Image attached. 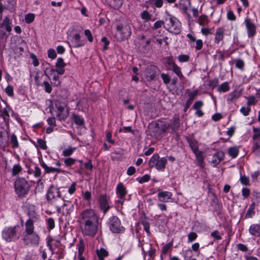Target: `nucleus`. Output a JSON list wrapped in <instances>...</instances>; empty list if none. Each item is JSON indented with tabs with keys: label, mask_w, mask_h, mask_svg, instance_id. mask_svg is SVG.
I'll return each mask as SVG.
<instances>
[{
	"label": "nucleus",
	"mask_w": 260,
	"mask_h": 260,
	"mask_svg": "<svg viewBox=\"0 0 260 260\" xmlns=\"http://www.w3.org/2000/svg\"><path fill=\"white\" fill-rule=\"evenodd\" d=\"M70 40V47L74 48L81 47L85 45L86 41L81 39L80 35L79 33L74 34L71 37Z\"/></svg>",
	"instance_id": "14"
},
{
	"label": "nucleus",
	"mask_w": 260,
	"mask_h": 260,
	"mask_svg": "<svg viewBox=\"0 0 260 260\" xmlns=\"http://www.w3.org/2000/svg\"><path fill=\"white\" fill-rule=\"evenodd\" d=\"M84 34L85 36L87 38V39L89 42H93V36L89 29H85L84 31Z\"/></svg>",
	"instance_id": "60"
},
{
	"label": "nucleus",
	"mask_w": 260,
	"mask_h": 260,
	"mask_svg": "<svg viewBox=\"0 0 260 260\" xmlns=\"http://www.w3.org/2000/svg\"><path fill=\"white\" fill-rule=\"evenodd\" d=\"M96 254L99 260H104V258L108 256V252L104 248H101L96 250Z\"/></svg>",
	"instance_id": "36"
},
{
	"label": "nucleus",
	"mask_w": 260,
	"mask_h": 260,
	"mask_svg": "<svg viewBox=\"0 0 260 260\" xmlns=\"http://www.w3.org/2000/svg\"><path fill=\"white\" fill-rule=\"evenodd\" d=\"M54 111L58 120L66 119L69 115V110L67 104L62 102L56 101L54 104Z\"/></svg>",
	"instance_id": "8"
},
{
	"label": "nucleus",
	"mask_w": 260,
	"mask_h": 260,
	"mask_svg": "<svg viewBox=\"0 0 260 260\" xmlns=\"http://www.w3.org/2000/svg\"><path fill=\"white\" fill-rule=\"evenodd\" d=\"M235 61L236 67L241 71H243L245 66L244 61L241 59H237Z\"/></svg>",
	"instance_id": "45"
},
{
	"label": "nucleus",
	"mask_w": 260,
	"mask_h": 260,
	"mask_svg": "<svg viewBox=\"0 0 260 260\" xmlns=\"http://www.w3.org/2000/svg\"><path fill=\"white\" fill-rule=\"evenodd\" d=\"M224 152L222 151H219L215 153L212 157V163L214 167H216L224 159Z\"/></svg>",
	"instance_id": "21"
},
{
	"label": "nucleus",
	"mask_w": 260,
	"mask_h": 260,
	"mask_svg": "<svg viewBox=\"0 0 260 260\" xmlns=\"http://www.w3.org/2000/svg\"><path fill=\"white\" fill-rule=\"evenodd\" d=\"M252 152L257 157H260V141L252 143Z\"/></svg>",
	"instance_id": "30"
},
{
	"label": "nucleus",
	"mask_w": 260,
	"mask_h": 260,
	"mask_svg": "<svg viewBox=\"0 0 260 260\" xmlns=\"http://www.w3.org/2000/svg\"><path fill=\"white\" fill-rule=\"evenodd\" d=\"M170 127L169 123L161 122L158 124L157 128L159 130V134H164L168 131Z\"/></svg>",
	"instance_id": "29"
},
{
	"label": "nucleus",
	"mask_w": 260,
	"mask_h": 260,
	"mask_svg": "<svg viewBox=\"0 0 260 260\" xmlns=\"http://www.w3.org/2000/svg\"><path fill=\"white\" fill-rule=\"evenodd\" d=\"M76 159L72 157H68L64 160V163L66 167H70L73 165Z\"/></svg>",
	"instance_id": "47"
},
{
	"label": "nucleus",
	"mask_w": 260,
	"mask_h": 260,
	"mask_svg": "<svg viewBox=\"0 0 260 260\" xmlns=\"http://www.w3.org/2000/svg\"><path fill=\"white\" fill-rule=\"evenodd\" d=\"M141 18L145 21H149L152 18V15L150 14L147 11L145 10L142 11L140 14Z\"/></svg>",
	"instance_id": "42"
},
{
	"label": "nucleus",
	"mask_w": 260,
	"mask_h": 260,
	"mask_svg": "<svg viewBox=\"0 0 260 260\" xmlns=\"http://www.w3.org/2000/svg\"><path fill=\"white\" fill-rule=\"evenodd\" d=\"M240 112L245 116L249 115L251 111V108L250 107H242L240 110Z\"/></svg>",
	"instance_id": "54"
},
{
	"label": "nucleus",
	"mask_w": 260,
	"mask_h": 260,
	"mask_svg": "<svg viewBox=\"0 0 260 260\" xmlns=\"http://www.w3.org/2000/svg\"><path fill=\"white\" fill-rule=\"evenodd\" d=\"M45 74L46 76L49 78L50 77H52V79H50L51 83L54 86H59L61 84V81L59 79L58 75L56 72V71L53 68H49L46 69V71L45 72Z\"/></svg>",
	"instance_id": "10"
},
{
	"label": "nucleus",
	"mask_w": 260,
	"mask_h": 260,
	"mask_svg": "<svg viewBox=\"0 0 260 260\" xmlns=\"http://www.w3.org/2000/svg\"><path fill=\"white\" fill-rule=\"evenodd\" d=\"M78 256H83V253L85 249V243L82 239L79 240V243L77 244Z\"/></svg>",
	"instance_id": "33"
},
{
	"label": "nucleus",
	"mask_w": 260,
	"mask_h": 260,
	"mask_svg": "<svg viewBox=\"0 0 260 260\" xmlns=\"http://www.w3.org/2000/svg\"><path fill=\"white\" fill-rule=\"evenodd\" d=\"M240 181L242 184L244 185H250V180L248 177L245 176H240Z\"/></svg>",
	"instance_id": "51"
},
{
	"label": "nucleus",
	"mask_w": 260,
	"mask_h": 260,
	"mask_svg": "<svg viewBox=\"0 0 260 260\" xmlns=\"http://www.w3.org/2000/svg\"><path fill=\"white\" fill-rule=\"evenodd\" d=\"M5 92L9 96H13L14 95V89L12 86L8 85L5 89Z\"/></svg>",
	"instance_id": "58"
},
{
	"label": "nucleus",
	"mask_w": 260,
	"mask_h": 260,
	"mask_svg": "<svg viewBox=\"0 0 260 260\" xmlns=\"http://www.w3.org/2000/svg\"><path fill=\"white\" fill-rule=\"evenodd\" d=\"M188 143H189V146H190L192 151L194 153V154L200 151L199 150L198 144L197 141H196L195 140H190L188 141Z\"/></svg>",
	"instance_id": "37"
},
{
	"label": "nucleus",
	"mask_w": 260,
	"mask_h": 260,
	"mask_svg": "<svg viewBox=\"0 0 260 260\" xmlns=\"http://www.w3.org/2000/svg\"><path fill=\"white\" fill-rule=\"evenodd\" d=\"M37 143L40 147V148L43 150H46L47 148V146L46 145V142L41 139H38Z\"/></svg>",
	"instance_id": "53"
},
{
	"label": "nucleus",
	"mask_w": 260,
	"mask_h": 260,
	"mask_svg": "<svg viewBox=\"0 0 260 260\" xmlns=\"http://www.w3.org/2000/svg\"><path fill=\"white\" fill-rule=\"evenodd\" d=\"M150 179V175L148 174H145L144 176H143L140 178H138V182L140 183H143L144 182H147L149 181Z\"/></svg>",
	"instance_id": "59"
},
{
	"label": "nucleus",
	"mask_w": 260,
	"mask_h": 260,
	"mask_svg": "<svg viewBox=\"0 0 260 260\" xmlns=\"http://www.w3.org/2000/svg\"><path fill=\"white\" fill-rule=\"evenodd\" d=\"M10 143L13 148H17L19 147V142L16 136L12 134L10 137Z\"/></svg>",
	"instance_id": "40"
},
{
	"label": "nucleus",
	"mask_w": 260,
	"mask_h": 260,
	"mask_svg": "<svg viewBox=\"0 0 260 260\" xmlns=\"http://www.w3.org/2000/svg\"><path fill=\"white\" fill-rule=\"evenodd\" d=\"M108 225L110 231L113 233L119 234L124 231L120 219L116 216H113L109 218Z\"/></svg>",
	"instance_id": "9"
},
{
	"label": "nucleus",
	"mask_w": 260,
	"mask_h": 260,
	"mask_svg": "<svg viewBox=\"0 0 260 260\" xmlns=\"http://www.w3.org/2000/svg\"><path fill=\"white\" fill-rule=\"evenodd\" d=\"M74 206L73 203L70 201H67L64 203L62 206V214L64 216H70L71 213L73 212Z\"/></svg>",
	"instance_id": "19"
},
{
	"label": "nucleus",
	"mask_w": 260,
	"mask_h": 260,
	"mask_svg": "<svg viewBox=\"0 0 260 260\" xmlns=\"http://www.w3.org/2000/svg\"><path fill=\"white\" fill-rule=\"evenodd\" d=\"M35 16L32 13H29L25 16V21L26 23L29 24L34 21Z\"/></svg>",
	"instance_id": "48"
},
{
	"label": "nucleus",
	"mask_w": 260,
	"mask_h": 260,
	"mask_svg": "<svg viewBox=\"0 0 260 260\" xmlns=\"http://www.w3.org/2000/svg\"><path fill=\"white\" fill-rule=\"evenodd\" d=\"M44 182L41 180H39L38 181V184L36 187V191H38L39 192L42 191L44 188Z\"/></svg>",
	"instance_id": "63"
},
{
	"label": "nucleus",
	"mask_w": 260,
	"mask_h": 260,
	"mask_svg": "<svg viewBox=\"0 0 260 260\" xmlns=\"http://www.w3.org/2000/svg\"><path fill=\"white\" fill-rule=\"evenodd\" d=\"M244 22L247 30L248 37L251 39L253 38L256 33V25L248 17L245 18Z\"/></svg>",
	"instance_id": "11"
},
{
	"label": "nucleus",
	"mask_w": 260,
	"mask_h": 260,
	"mask_svg": "<svg viewBox=\"0 0 260 260\" xmlns=\"http://www.w3.org/2000/svg\"><path fill=\"white\" fill-rule=\"evenodd\" d=\"M218 91L219 92H225L230 90V86L228 82L222 83L218 87Z\"/></svg>",
	"instance_id": "39"
},
{
	"label": "nucleus",
	"mask_w": 260,
	"mask_h": 260,
	"mask_svg": "<svg viewBox=\"0 0 260 260\" xmlns=\"http://www.w3.org/2000/svg\"><path fill=\"white\" fill-rule=\"evenodd\" d=\"M32 171L34 176L37 178L40 177L42 174L41 170L40 169V168L38 166H35L34 168V170H32Z\"/></svg>",
	"instance_id": "57"
},
{
	"label": "nucleus",
	"mask_w": 260,
	"mask_h": 260,
	"mask_svg": "<svg viewBox=\"0 0 260 260\" xmlns=\"http://www.w3.org/2000/svg\"><path fill=\"white\" fill-rule=\"evenodd\" d=\"M2 238L8 243L16 242L20 237L19 226L6 227L2 233Z\"/></svg>",
	"instance_id": "4"
},
{
	"label": "nucleus",
	"mask_w": 260,
	"mask_h": 260,
	"mask_svg": "<svg viewBox=\"0 0 260 260\" xmlns=\"http://www.w3.org/2000/svg\"><path fill=\"white\" fill-rule=\"evenodd\" d=\"M56 53L54 49H49L48 50V56L49 58L53 59L56 57Z\"/></svg>",
	"instance_id": "61"
},
{
	"label": "nucleus",
	"mask_w": 260,
	"mask_h": 260,
	"mask_svg": "<svg viewBox=\"0 0 260 260\" xmlns=\"http://www.w3.org/2000/svg\"><path fill=\"white\" fill-rule=\"evenodd\" d=\"M47 229L48 230H51L55 227L54 220L52 218H49L47 221Z\"/></svg>",
	"instance_id": "52"
},
{
	"label": "nucleus",
	"mask_w": 260,
	"mask_h": 260,
	"mask_svg": "<svg viewBox=\"0 0 260 260\" xmlns=\"http://www.w3.org/2000/svg\"><path fill=\"white\" fill-rule=\"evenodd\" d=\"M170 124L172 132H176L179 128L180 125V118L178 115H175L171 121Z\"/></svg>",
	"instance_id": "23"
},
{
	"label": "nucleus",
	"mask_w": 260,
	"mask_h": 260,
	"mask_svg": "<svg viewBox=\"0 0 260 260\" xmlns=\"http://www.w3.org/2000/svg\"><path fill=\"white\" fill-rule=\"evenodd\" d=\"M173 71L180 78H182L183 77V75L181 72V68L177 66L176 64H174V66L172 67Z\"/></svg>",
	"instance_id": "43"
},
{
	"label": "nucleus",
	"mask_w": 260,
	"mask_h": 260,
	"mask_svg": "<svg viewBox=\"0 0 260 260\" xmlns=\"http://www.w3.org/2000/svg\"><path fill=\"white\" fill-rule=\"evenodd\" d=\"M239 153V148L236 146L231 147L228 150V154L232 158L237 157Z\"/></svg>",
	"instance_id": "27"
},
{
	"label": "nucleus",
	"mask_w": 260,
	"mask_h": 260,
	"mask_svg": "<svg viewBox=\"0 0 260 260\" xmlns=\"http://www.w3.org/2000/svg\"><path fill=\"white\" fill-rule=\"evenodd\" d=\"M34 220L32 218L27 219L24 224L22 241L25 245L38 247L40 242V236L35 231Z\"/></svg>",
	"instance_id": "2"
},
{
	"label": "nucleus",
	"mask_w": 260,
	"mask_h": 260,
	"mask_svg": "<svg viewBox=\"0 0 260 260\" xmlns=\"http://www.w3.org/2000/svg\"><path fill=\"white\" fill-rule=\"evenodd\" d=\"M46 196L48 200L53 201L60 197L61 193L58 188L52 185L48 190Z\"/></svg>",
	"instance_id": "15"
},
{
	"label": "nucleus",
	"mask_w": 260,
	"mask_h": 260,
	"mask_svg": "<svg viewBox=\"0 0 260 260\" xmlns=\"http://www.w3.org/2000/svg\"><path fill=\"white\" fill-rule=\"evenodd\" d=\"M224 33L225 29L223 27H219L216 29L214 39V42L215 44L218 45L220 43L223 42Z\"/></svg>",
	"instance_id": "17"
},
{
	"label": "nucleus",
	"mask_w": 260,
	"mask_h": 260,
	"mask_svg": "<svg viewBox=\"0 0 260 260\" xmlns=\"http://www.w3.org/2000/svg\"><path fill=\"white\" fill-rule=\"evenodd\" d=\"M8 145V134L4 127H0V147L5 148Z\"/></svg>",
	"instance_id": "22"
},
{
	"label": "nucleus",
	"mask_w": 260,
	"mask_h": 260,
	"mask_svg": "<svg viewBox=\"0 0 260 260\" xmlns=\"http://www.w3.org/2000/svg\"><path fill=\"white\" fill-rule=\"evenodd\" d=\"M98 201L100 209L105 214L111 208L109 203L110 198L106 194H101Z\"/></svg>",
	"instance_id": "13"
},
{
	"label": "nucleus",
	"mask_w": 260,
	"mask_h": 260,
	"mask_svg": "<svg viewBox=\"0 0 260 260\" xmlns=\"http://www.w3.org/2000/svg\"><path fill=\"white\" fill-rule=\"evenodd\" d=\"M173 194L168 191H161L157 194L158 200L161 202H168L172 200Z\"/></svg>",
	"instance_id": "18"
},
{
	"label": "nucleus",
	"mask_w": 260,
	"mask_h": 260,
	"mask_svg": "<svg viewBox=\"0 0 260 260\" xmlns=\"http://www.w3.org/2000/svg\"><path fill=\"white\" fill-rule=\"evenodd\" d=\"M66 66V63L64 62L63 59L61 57H59L57 58L56 62L55 63L56 69H55L56 71V72L58 74L60 75L64 74L65 72V67Z\"/></svg>",
	"instance_id": "20"
},
{
	"label": "nucleus",
	"mask_w": 260,
	"mask_h": 260,
	"mask_svg": "<svg viewBox=\"0 0 260 260\" xmlns=\"http://www.w3.org/2000/svg\"><path fill=\"white\" fill-rule=\"evenodd\" d=\"M22 168L19 164L14 165L12 169V175L16 176L22 171Z\"/></svg>",
	"instance_id": "38"
},
{
	"label": "nucleus",
	"mask_w": 260,
	"mask_h": 260,
	"mask_svg": "<svg viewBox=\"0 0 260 260\" xmlns=\"http://www.w3.org/2000/svg\"><path fill=\"white\" fill-rule=\"evenodd\" d=\"M76 150L75 147H70L65 149L62 151V155L65 157H68L71 155Z\"/></svg>",
	"instance_id": "44"
},
{
	"label": "nucleus",
	"mask_w": 260,
	"mask_h": 260,
	"mask_svg": "<svg viewBox=\"0 0 260 260\" xmlns=\"http://www.w3.org/2000/svg\"><path fill=\"white\" fill-rule=\"evenodd\" d=\"M72 119L74 122V123L78 125L81 126L83 125L84 123V120L83 118L77 114H72Z\"/></svg>",
	"instance_id": "31"
},
{
	"label": "nucleus",
	"mask_w": 260,
	"mask_h": 260,
	"mask_svg": "<svg viewBox=\"0 0 260 260\" xmlns=\"http://www.w3.org/2000/svg\"><path fill=\"white\" fill-rule=\"evenodd\" d=\"M167 164V159L165 157L160 158L157 153L154 154L150 158L148 164L150 168H155L159 171H164Z\"/></svg>",
	"instance_id": "7"
},
{
	"label": "nucleus",
	"mask_w": 260,
	"mask_h": 260,
	"mask_svg": "<svg viewBox=\"0 0 260 260\" xmlns=\"http://www.w3.org/2000/svg\"><path fill=\"white\" fill-rule=\"evenodd\" d=\"M256 100L253 95L249 96L247 98V105L248 107L250 105H254L256 104Z\"/></svg>",
	"instance_id": "56"
},
{
	"label": "nucleus",
	"mask_w": 260,
	"mask_h": 260,
	"mask_svg": "<svg viewBox=\"0 0 260 260\" xmlns=\"http://www.w3.org/2000/svg\"><path fill=\"white\" fill-rule=\"evenodd\" d=\"M198 93V90H196L188 93V99L187 100V104H188V105H191L192 101L197 95Z\"/></svg>",
	"instance_id": "46"
},
{
	"label": "nucleus",
	"mask_w": 260,
	"mask_h": 260,
	"mask_svg": "<svg viewBox=\"0 0 260 260\" xmlns=\"http://www.w3.org/2000/svg\"><path fill=\"white\" fill-rule=\"evenodd\" d=\"M127 192V190L122 183L120 182L117 184L116 188V193L118 197L120 199L118 202L122 205L125 201V197Z\"/></svg>",
	"instance_id": "16"
},
{
	"label": "nucleus",
	"mask_w": 260,
	"mask_h": 260,
	"mask_svg": "<svg viewBox=\"0 0 260 260\" xmlns=\"http://www.w3.org/2000/svg\"><path fill=\"white\" fill-rule=\"evenodd\" d=\"M240 97V94L237 91H233L230 93L227 96V102L229 104L232 103L237 100Z\"/></svg>",
	"instance_id": "28"
},
{
	"label": "nucleus",
	"mask_w": 260,
	"mask_h": 260,
	"mask_svg": "<svg viewBox=\"0 0 260 260\" xmlns=\"http://www.w3.org/2000/svg\"><path fill=\"white\" fill-rule=\"evenodd\" d=\"M198 22L202 26H206L208 25L209 20L208 17L205 15L200 16L198 19Z\"/></svg>",
	"instance_id": "35"
},
{
	"label": "nucleus",
	"mask_w": 260,
	"mask_h": 260,
	"mask_svg": "<svg viewBox=\"0 0 260 260\" xmlns=\"http://www.w3.org/2000/svg\"><path fill=\"white\" fill-rule=\"evenodd\" d=\"M249 233L255 237H260V224H252L249 229Z\"/></svg>",
	"instance_id": "24"
},
{
	"label": "nucleus",
	"mask_w": 260,
	"mask_h": 260,
	"mask_svg": "<svg viewBox=\"0 0 260 260\" xmlns=\"http://www.w3.org/2000/svg\"><path fill=\"white\" fill-rule=\"evenodd\" d=\"M164 27L170 33L178 35L181 30V24L175 17L170 15L165 17Z\"/></svg>",
	"instance_id": "5"
},
{
	"label": "nucleus",
	"mask_w": 260,
	"mask_h": 260,
	"mask_svg": "<svg viewBox=\"0 0 260 260\" xmlns=\"http://www.w3.org/2000/svg\"><path fill=\"white\" fill-rule=\"evenodd\" d=\"M159 69L154 65L147 66L145 71V76L148 81L154 80Z\"/></svg>",
	"instance_id": "12"
},
{
	"label": "nucleus",
	"mask_w": 260,
	"mask_h": 260,
	"mask_svg": "<svg viewBox=\"0 0 260 260\" xmlns=\"http://www.w3.org/2000/svg\"><path fill=\"white\" fill-rule=\"evenodd\" d=\"M198 238V235L195 232H190L187 236V242L191 243Z\"/></svg>",
	"instance_id": "50"
},
{
	"label": "nucleus",
	"mask_w": 260,
	"mask_h": 260,
	"mask_svg": "<svg viewBox=\"0 0 260 260\" xmlns=\"http://www.w3.org/2000/svg\"><path fill=\"white\" fill-rule=\"evenodd\" d=\"M143 226L144 230L146 231L147 234L149 235L150 234V223L147 220H144L141 222Z\"/></svg>",
	"instance_id": "49"
},
{
	"label": "nucleus",
	"mask_w": 260,
	"mask_h": 260,
	"mask_svg": "<svg viewBox=\"0 0 260 260\" xmlns=\"http://www.w3.org/2000/svg\"><path fill=\"white\" fill-rule=\"evenodd\" d=\"M11 110L10 107L7 105H6L4 108L0 110V116L2 117L5 121L9 119V112Z\"/></svg>",
	"instance_id": "26"
},
{
	"label": "nucleus",
	"mask_w": 260,
	"mask_h": 260,
	"mask_svg": "<svg viewBox=\"0 0 260 260\" xmlns=\"http://www.w3.org/2000/svg\"><path fill=\"white\" fill-rule=\"evenodd\" d=\"M41 166L43 168V169L45 170V172L47 173H55L56 172L57 173H66V171L61 170L60 168H56L53 167H48L45 162H42L41 164Z\"/></svg>",
	"instance_id": "25"
},
{
	"label": "nucleus",
	"mask_w": 260,
	"mask_h": 260,
	"mask_svg": "<svg viewBox=\"0 0 260 260\" xmlns=\"http://www.w3.org/2000/svg\"><path fill=\"white\" fill-rule=\"evenodd\" d=\"M190 56L187 54H180L178 56V59L180 62H187L189 60Z\"/></svg>",
	"instance_id": "55"
},
{
	"label": "nucleus",
	"mask_w": 260,
	"mask_h": 260,
	"mask_svg": "<svg viewBox=\"0 0 260 260\" xmlns=\"http://www.w3.org/2000/svg\"><path fill=\"white\" fill-rule=\"evenodd\" d=\"M10 24V19L8 16H6L3 19L1 27H5L7 31L10 32L12 30V27Z\"/></svg>",
	"instance_id": "32"
},
{
	"label": "nucleus",
	"mask_w": 260,
	"mask_h": 260,
	"mask_svg": "<svg viewBox=\"0 0 260 260\" xmlns=\"http://www.w3.org/2000/svg\"><path fill=\"white\" fill-rule=\"evenodd\" d=\"M114 38L118 42L127 40L131 36L132 31L130 24L124 20L116 21L115 23Z\"/></svg>",
	"instance_id": "3"
},
{
	"label": "nucleus",
	"mask_w": 260,
	"mask_h": 260,
	"mask_svg": "<svg viewBox=\"0 0 260 260\" xmlns=\"http://www.w3.org/2000/svg\"><path fill=\"white\" fill-rule=\"evenodd\" d=\"M77 183L75 182H73L68 189V192L70 194H73L76 190Z\"/></svg>",
	"instance_id": "64"
},
{
	"label": "nucleus",
	"mask_w": 260,
	"mask_h": 260,
	"mask_svg": "<svg viewBox=\"0 0 260 260\" xmlns=\"http://www.w3.org/2000/svg\"><path fill=\"white\" fill-rule=\"evenodd\" d=\"M14 188L16 194L20 197H24L28 193L30 186L27 181L23 178H19L14 183Z\"/></svg>",
	"instance_id": "6"
},
{
	"label": "nucleus",
	"mask_w": 260,
	"mask_h": 260,
	"mask_svg": "<svg viewBox=\"0 0 260 260\" xmlns=\"http://www.w3.org/2000/svg\"><path fill=\"white\" fill-rule=\"evenodd\" d=\"M196 42L195 49L196 50H200L202 49L203 46V41L201 39L197 40Z\"/></svg>",
	"instance_id": "62"
},
{
	"label": "nucleus",
	"mask_w": 260,
	"mask_h": 260,
	"mask_svg": "<svg viewBox=\"0 0 260 260\" xmlns=\"http://www.w3.org/2000/svg\"><path fill=\"white\" fill-rule=\"evenodd\" d=\"M189 5L190 2L189 1H181L179 3V8L186 13L188 10V5Z\"/></svg>",
	"instance_id": "41"
},
{
	"label": "nucleus",
	"mask_w": 260,
	"mask_h": 260,
	"mask_svg": "<svg viewBox=\"0 0 260 260\" xmlns=\"http://www.w3.org/2000/svg\"><path fill=\"white\" fill-rule=\"evenodd\" d=\"M78 222L83 236L93 238L97 234L99 228V215L91 208L86 209L80 213Z\"/></svg>",
	"instance_id": "1"
},
{
	"label": "nucleus",
	"mask_w": 260,
	"mask_h": 260,
	"mask_svg": "<svg viewBox=\"0 0 260 260\" xmlns=\"http://www.w3.org/2000/svg\"><path fill=\"white\" fill-rule=\"evenodd\" d=\"M196 157L197 164L201 167V168L204 167V157L203 156V153L202 151H199L197 153H194Z\"/></svg>",
	"instance_id": "34"
}]
</instances>
